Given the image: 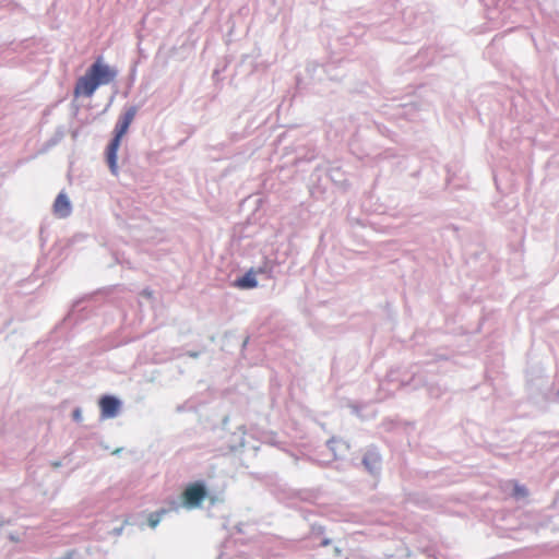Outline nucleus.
I'll return each mask as SVG.
<instances>
[{
  "label": "nucleus",
  "instance_id": "6e6552de",
  "mask_svg": "<svg viewBox=\"0 0 559 559\" xmlns=\"http://www.w3.org/2000/svg\"><path fill=\"white\" fill-rule=\"evenodd\" d=\"M513 495L515 497H525L527 495V490L524 486L515 484Z\"/></svg>",
  "mask_w": 559,
  "mask_h": 559
},
{
  "label": "nucleus",
  "instance_id": "1a4fd4ad",
  "mask_svg": "<svg viewBox=\"0 0 559 559\" xmlns=\"http://www.w3.org/2000/svg\"><path fill=\"white\" fill-rule=\"evenodd\" d=\"M73 418H74L75 420H80V418H81V412H80V409H75V411L73 412Z\"/></svg>",
  "mask_w": 559,
  "mask_h": 559
},
{
  "label": "nucleus",
  "instance_id": "20e7f679",
  "mask_svg": "<svg viewBox=\"0 0 559 559\" xmlns=\"http://www.w3.org/2000/svg\"><path fill=\"white\" fill-rule=\"evenodd\" d=\"M99 407L103 418H112L117 416L120 403L114 396H104L99 401Z\"/></svg>",
  "mask_w": 559,
  "mask_h": 559
},
{
  "label": "nucleus",
  "instance_id": "39448f33",
  "mask_svg": "<svg viewBox=\"0 0 559 559\" xmlns=\"http://www.w3.org/2000/svg\"><path fill=\"white\" fill-rule=\"evenodd\" d=\"M53 213L61 218L68 217L71 213V203L66 193L61 192L53 202Z\"/></svg>",
  "mask_w": 559,
  "mask_h": 559
},
{
  "label": "nucleus",
  "instance_id": "0eeeda50",
  "mask_svg": "<svg viewBox=\"0 0 559 559\" xmlns=\"http://www.w3.org/2000/svg\"><path fill=\"white\" fill-rule=\"evenodd\" d=\"M167 513V510L166 509H162L159 511H156V512H153L148 515L147 518V522H148V525L152 527V528H155L158 523L162 521V518Z\"/></svg>",
  "mask_w": 559,
  "mask_h": 559
},
{
  "label": "nucleus",
  "instance_id": "f03ea898",
  "mask_svg": "<svg viewBox=\"0 0 559 559\" xmlns=\"http://www.w3.org/2000/svg\"><path fill=\"white\" fill-rule=\"evenodd\" d=\"M135 115H136L135 107H130L119 118V120L116 124V128H115V136L107 147V162L110 167V170L114 174H117V153H118V150L120 146L121 139L128 132L129 127L132 123Z\"/></svg>",
  "mask_w": 559,
  "mask_h": 559
},
{
  "label": "nucleus",
  "instance_id": "f257e3e1",
  "mask_svg": "<svg viewBox=\"0 0 559 559\" xmlns=\"http://www.w3.org/2000/svg\"><path fill=\"white\" fill-rule=\"evenodd\" d=\"M117 72L115 69L104 63L98 58L81 76L74 86V96L91 97L98 86L107 85L115 80Z\"/></svg>",
  "mask_w": 559,
  "mask_h": 559
},
{
  "label": "nucleus",
  "instance_id": "423d86ee",
  "mask_svg": "<svg viewBox=\"0 0 559 559\" xmlns=\"http://www.w3.org/2000/svg\"><path fill=\"white\" fill-rule=\"evenodd\" d=\"M258 273H261V270L258 271ZM255 274L257 272L253 270L248 271L242 277L237 280L236 286L243 289L257 287L258 282L255 280Z\"/></svg>",
  "mask_w": 559,
  "mask_h": 559
},
{
  "label": "nucleus",
  "instance_id": "7ed1b4c3",
  "mask_svg": "<svg viewBox=\"0 0 559 559\" xmlns=\"http://www.w3.org/2000/svg\"><path fill=\"white\" fill-rule=\"evenodd\" d=\"M206 496L207 490L204 484L195 481L185 488L181 493V501L187 509H195L201 506Z\"/></svg>",
  "mask_w": 559,
  "mask_h": 559
}]
</instances>
